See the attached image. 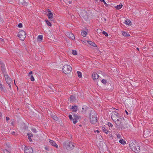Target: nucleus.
<instances>
[{"label":"nucleus","mask_w":153,"mask_h":153,"mask_svg":"<svg viewBox=\"0 0 153 153\" xmlns=\"http://www.w3.org/2000/svg\"><path fill=\"white\" fill-rule=\"evenodd\" d=\"M90 120L93 124H95L97 121V114L94 110H91L90 112Z\"/></svg>","instance_id":"obj_1"},{"label":"nucleus","mask_w":153,"mask_h":153,"mask_svg":"<svg viewBox=\"0 0 153 153\" xmlns=\"http://www.w3.org/2000/svg\"><path fill=\"white\" fill-rule=\"evenodd\" d=\"M129 146L130 148L134 152L138 153L140 152V147L135 141L130 142Z\"/></svg>","instance_id":"obj_2"},{"label":"nucleus","mask_w":153,"mask_h":153,"mask_svg":"<svg viewBox=\"0 0 153 153\" xmlns=\"http://www.w3.org/2000/svg\"><path fill=\"white\" fill-rule=\"evenodd\" d=\"M64 147L68 150H71L73 149L74 147V144L69 141H66L63 143Z\"/></svg>","instance_id":"obj_3"},{"label":"nucleus","mask_w":153,"mask_h":153,"mask_svg":"<svg viewBox=\"0 0 153 153\" xmlns=\"http://www.w3.org/2000/svg\"><path fill=\"white\" fill-rule=\"evenodd\" d=\"M124 119L120 117L114 121L115 123L119 126V128L121 129H125V128L123 124L124 121Z\"/></svg>","instance_id":"obj_4"},{"label":"nucleus","mask_w":153,"mask_h":153,"mask_svg":"<svg viewBox=\"0 0 153 153\" xmlns=\"http://www.w3.org/2000/svg\"><path fill=\"white\" fill-rule=\"evenodd\" d=\"M72 70V68L68 65H64L62 68V71L64 73L66 74L69 73Z\"/></svg>","instance_id":"obj_5"},{"label":"nucleus","mask_w":153,"mask_h":153,"mask_svg":"<svg viewBox=\"0 0 153 153\" xmlns=\"http://www.w3.org/2000/svg\"><path fill=\"white\" fill-rule=\"evenodd\" d=\"M17 36L20 40H24L26 37V33L24 30H21L19 32Z\"/></svg>","instance_id":"obj_6"},{"label":"nucleus","mask_w":153,"mask_h":153,"mask_svg":"<svg viewBox=\"0 0 153 153\" xmlns=\"http://www.w3.org/2000/svg\"><path fill=\"white\" fill-rule=\"evenodd\" d=\"M111 115V119L114 122L119 117V114L116 111H112Z\"/></svg>","instance_id":"obj_7"},{"label":"nucleus","mask_w":153,"mask_h":153,"mask_svg":"<svg viewBox=\"0 0 153 153\" xmlns=\"http://www.w3.org/2000/svg\"><path fill=\"white\" fill-rule=\"evenodd\" d=\"M25 153H33V151L32 147L30 146H25L24 149Z\"/></svg>","instance_id":"obj_8"},{"label":"nucleus","mask_w":153,"mask_h":153,"mask_svg":"<svg viewBox=\"0 0 153 153\" xmlns=\"http://www.w3.org/2000/svg\"><path fill=\"white\" fill-rule=\"evenodd\" d=\"M66 36L70 39L73 40H74L75 39V37L74 35L71 32L66 33Z\"/></svg>","instance_id":"obj_9"},{"label":"nucleus","mask_w":153,"mask_h":153,"mask_svg":"<svg viewBox=\"0 0 153 153\" xmlns=\"http://www.w3.org/2000/svg\"><path fill=\"white\" fill-rule=\"evenodd\" d=\"M92 76L93 79L94 80L98 79L99 78V75L96 73H93Z\"/></svg>","instance_id":"obj_10"},{"label":"nucleus","mask_w":153,"mask_h":153,"mask_svg":"<svg viewBox=\"0 0 153 153\" xmlns=\"http://www.w3.org/2000/svg\"><path fill=\"white\" fill-rule=\"evenodd\" d=\"M1 70L2 71L3 74H4L6 73V69L5 68V65L4 63H1Z\"/></svg>","instance_id":"obj_11"},{"label":"nucleus","mask_w":153,"mask_h":153,"mask_svg":"<svg viewBox=\"0 0 153 153\" xmlns=\"http://www.w3.org/2000/svg\"><path fill=\"white\" fill-rule=\"evenodd\" d=\"M49 142L52 146H54L56 148H58V145L56 144L55 142L54 141L52 140H50L49 141Z\"/></svg>","instance_id":"obj_12"},{"label":"nucleus","mask_w":153,"mask_h":153,"mask_svg":"<svg viewBox=\"0 0 153 153\" xmlns=\"http://www.w3.org/2000/svg\"><path fill=\"white\" fill-rule=\"evenodd\" d=\"M76 98L75 96L71 95L70 98V101L71 102H74L75 101Z\"/></svg>","instance_id":"obj_13"},{"label":"nucleus","mask_w":153,"mask_h":153,"mask_svg":"<svg viewBox=\"0 0 153 153\" xmlns=\"http://www.w3.org/2000/svg\"><path fill=\"white\" fill-rule=\"evenodd\" d=\"M71 109L73 111L76 112L78 110V107L76 105L73 106L72 107Z\"/></svg>","instance_id":"obj_14"},{"label":"nucleus","mask_w":153,"mask_h":153,"mask_svg":"<svg viewBox=\"0 0 153 153\" xmlns=\"http://www.w3.org/2000/svg\"><path fill=\"white\" fill-rule=\"evenodd\" d=\"M102 130L106 134H108V132H109V131H108V129L104 127H102Z\"/></svg>","instance_id":"obj_15"},{"label":"nucleus","mask_w":153,"mask_h":153,"mask_svg":"<svg viewBox=\"0 0 153 153\" xmlns=\"http://www.w3.org/2000/svg\"><path fill=\"white\" fill-rule=\"evenodd\" d=\"M88 42L89 44L93 47H97L96 45L95 44L94 42H93L91 41H88Z\"/></svg>","instance_id":"obj_16"},{"label":"nucleus","mask_w":153,"mask_h":153,"mask_svg":"<svg viewBox=\"0 0 153 153\" xmlns=\"http://www.w3.org/2000/svg\"><path fill=\"white\" fill-rule=\"evenodd\" d=\"M48 16L49 19H50L51 20L53 18V14L52 12L49 13L48 14Z\"/></svg>","instance_id":"obj_17"},{"label":"nucleus","mask_w":153,"mask_h":153,"mask_svg":"<svg viewBox=\"0 0 153 153\" xmlns=\"http://www.w3.org/2000/svg\"><path fill=\"white\" fill-rule=\"evenodd\" d=\"M122 35L124 36L128 37L130 36L129 34L127 33L126 32L124 31L122 32Z\"/></svg>","instance_id":"obj_18"},{"label":"nucleus","mask_w":153,"mask_h":153,"mask_svg":"<svg viewBox=\"0 0 153 153\" xmlns=\"http://www.w3.org/2000/svg\"><path fill=\"white\" fill-rule=\"evenodd\" d=\"M51 117L52 118L55 120H58V118L56 116L53 114H52L51 115Z\"/></svg>","instance_id":"obj_19"},{"label":"nucleus","mask_w":153,"mask_h":153,"mask_svg":"<svg viewBox=\"0 0 153 153\" xmlns=\"http://www.w3.org/2000/svg\"><path fill=\"white\" fill-rule=\"evenodd\" d=\"M131 21L128 19L126 20L125 22V24L126 25H131Z\"/></svg>","instance_id":"obj_20"},{"label":"nucleus","mask_w":153,"mask_h":153,"mask_svg":"<svg viewBox=\"0 0 153 153\" xmlns=\"http://www.w3.org/2000/svg\"><path fill=\"white\" fill-rule=\"evenodd\" d=\"M88 108L86 106H83L82 108V111L84 112H85L88 109Z\"/></svg>","instance_id":"obj_21"},{"label":"nucleus","mask_w":153,"mask_h":153,"mask_svg":"<svg viewBox=\"0 0 153 153\" xmlns=\"http://www.w3.org/2000/svg\"><path fill=\"white\" fill-rule=\"evenodd\" d=\"M122 6L123 5L121 3H120L119 5H117L115 7L117 9L119 10L122 7Z\"/></svg>","instance_id":"obj_22"},{"label":"nucleus","mask_w":153,"mask_h":153,"mask_svg":"<svg viewBox=\"0 0 153 153\" xmlns=\"http://www.w3.org/2000/svg\"><path fill=\"white\" fill-rule=\"evenodd\" d=\"M0 91L4 92L5 91V89L2 86V84H0Z\"/></svg>","instance_id":"obj_23"},{"label":"nucleus","mask_w":153,"mask_h":153,"mask_svg":"<svg viewBox=\"0 0 153 153\" xmlns=\"http://www.w3.org/2000/svg\"><path fill=\"white\" fill-rule=\"evenodd\" d=\"M119 142L122 144H126V142L123 139H121L119 141Z\"/></svg>","instance_id":"obj_24"},{"label":"nucleus","mask_w":153,"mask_h":153,"mask_svg":"<svg viewBox=\"0 0 153 153\" xmlns=\"http://www.w3.org/2000/svg\"><path fill=\"white\" fill-rule=\"evenodd\" d=\"M81 35L84 37L86 36L87 34V32L85 31H83L81 32Z\"/></svg>","instance_id":"obj_25"},{"label":"nucleus","mask_w":153,"mask_h":153,"mask_svg":"<svg viewBox=\"0 0 153 153\" xmlns=\"http://www.w3.org/2000/svg\"><path fill=\"white\" fill-rule=\"evenodd\" d=\"M73 117L74 118L76 119L77 120L80 118V117L79 116L75 114L73 115Z\"/></svg>","instance_id":"obj_26"},{"label":"nucleus","mask_w":153,"mask_h":153,"mask_svg":"<svg viewBox=\"0 0 153 153\" xmlns=\"http://www.w3.org/2000/svg\"><path fill=\"white\" fill-rule=\"evenodd\" d=\"M43 36L42 35H39L37 37V39H40V41H41L42 40Z\"/></svg>","instance_id":"obj_27"},{"label":"nucleus","mask_w":153,"mask_h":153,"mask_svg":"<svg viewBox=\"0 0 153 153\" xmlns=\"http://www.w3.org/2000/svg\"><path fill=\"white\" fill-rule=\"evenodd\" d=\"M81 15L83 17H85V16L83 15V14H85V15H86L87 14V12L85 11H83L81 13Z\"/></svg>","instance_id":"obj_28"},{"label":"nucleus","mask_w":153,"mask_h":153,"mask_svg":"<svg viewBox=\"0 0 153 153\" xmlns=\"http://www.w3.org/2000/svg\"><path fill=\"white\" fill-rule=\"evenodd\" d=\"M6 81L7 83H11V82H12V80L10 78V77L8 78V79H6Z\"/></svg>","instance_id":"obj_29"},{"label":"nucleus","mask_w":153,"mask_h":153,"mask_svg":"<svg viewBox=\"0 0 153 153\" xmlns=\"http://www.w3.org/2000/svg\"><path fill=\"white\" fill-rule=\"evenodd\" d=\"M78 76L79 77L81 78L82 77V73L79 71L77 72Z\"/></svg>","instance_id":"obj_30"},{"label":"nucleus","mask_w":153,"mask_h":153,"mask_svg":"<svg viewBox=\"0 0 153 153\" xmlns=\"http://www.w3.org/2000/svg\"><path fill=\"white\" fill-rule=\"evenodd\" d=\"M72 53L74 55H76L77 54V52L76 50H73L72 51Z\"/></svg>","instance_id":"obj_31"},{"label":"nucleus","mask_w":153,"mask_h":153,"mask_svg":"<svg viewBox=\"0 0 153 153\" xmlns=\"http://www.w3.org/2000/svg\"><path fill=\"white\" fill-rule=\"evenodd\" d=\"M46 22L48 26H51L52 25H51V23L48 21V20H46Z\"/></svg>","instance_id":"obj_32"},{"label":"nucleus","mask_w":153,"mask_h":153,"mask_svg":"<svg viewBox=\"0 0 153 153\" xmlns=\"http://www.w3.org/2000/svg\"><path fill=\"white\" fill-rule=\"evenodd\" d=\"M101 82L104 84H105L107 82V80L105 79H103L101 81Z\"/></svg>","instance_id":"obj_33"},{"label":"nucleus","mask_w":153,"mask_h":153,"mask_svg":"<svg viewBox=\"0 0 153 153\" xmlns=\"http://www.w3.org/2000/svg\"><path fill=\"white\" fill-rule=\"evenodd\" d=\"M72 120L74 124H76L77 122V120L76 119H75L74 118H73V119H72Z\"/></svg>","instance_id":"obj_34"},{"label":"nucleus","mask_w":153,"mask_h":153,"mask_svg":"<svg viewBox=\"0 0 153 153\" xmlns=\"http://www.w3.org/2000/svg\"><path fill=\"white\" fill-rule=\"evenodd\" d=\"M6 74L5 73H4V74H3L4 75V77H5V80H6V79H8V78L9 77V76H8V75H7V74Z\"/></svg>","instance_id":"obj_35"},{"label":"nucleus","mask_w":153,"mask_h":153,"mask_svg":"<svg viewBox=\"0 0 153 153\" xmlns=\"http://www.w3.org/2000/svg\"><path fill=\"white\" fill-rule=\"evenodd\" d=\"M27 135L28 137H32L33 136V134L31 133H28L27 134Z\"/></svg>","instance_id":"obj_36"},{"label":"nucleus","mask_w":153,"mask_h":153,"mask_svg":"<svg viewBox=\"0 0 153 153\" xmlns=\"http://www.w3.org/2000/svg\"><path fill=\"white\" fill-rule=\"evenodd\" d=\"M102 33L104 35L106 36H108V34L105 31H103L102 32Z\"/></svg>","instance_id":"obj_37"},{"label":"nucleus","mask_w":153,"mask_h":153,"mask_svg":"<svg viewBox=\"0 0 153 153\" xmlns=\"http://www.w3.org/2000/svg\"><path fill=\"white\" fill-rule=\"evenodd\" d=\"M31 131L33 133H36V129L34 128H32L31 129Z\"/></svg>","instance_id":"obj_38"},{"label":"nucleus","mask_w":153,"mask_h":153,"mask_svg":"<svg viewBox=\"0 0 153 153\" xmlns=\"http://www.w3.org/2000/svg\"><path fill=\"white\" fill-rule=\"evenodd\" d=\"M3 152L4 153H11L9 151L7 150V149H5L3 150Z\"/></svg>","instance_id":"obj_39"},{"label":"nucleus","mask_w":153,"mask_h":153,"mask_svg":"<svg viewBox=\"0 0 153 153\" xmlns=\"http://www.w3.org/2000/svg\"><path fill=\"white\" fill-rule=\"evenodd\" d=\"M30 79L32 81H34V79L33 75H31L30 77Z\"/></svg>","instance_id":"obj_40"},{"label":"nucleus","mask_w":153,"mask_h":153,"mask_svg":"<svg viewBox=\"0 0 153 153\" xmlns=\"http://www.w3.org/2000/svg\"><path fill=\"white\" fill-rule=\"evenodd\" d=\"M18 27H22V24L21 23H19L18 25Z\"/></svg>","instance_id":"obj_41"},{"label":"nucleus","mask_w":153,"mask_h":153,"mask_svg":"<svg viewBox=\"0 0 153 153\" xmlns=\"http://www.w3.org/2000/svg\"><path fill=\"white\" fill-rule=\"evenodd\" d=\"M108 126L109 127L110 126L111 127H112L113 126V125L110 123H108Z\"/></svg>","instance_id":"obj_42"},{"label":"nucleus","mask_w":153,"mask_h":153,"mask_svg":"<svg viewBox=\"0 0 153 153\" xmlns=\"http://www.w3.org/2000/svg\"><path fill=\"white\" fill-rule=\"evenodd\" d=\"M11 134L15 136H16L17 135V134L15 132L13 131L11 132Z\"/></svg>","instance_id":"obj_43"},{"label":"nucleus","mask_w":153,"mask_h":153,"mask_svg":"<svg viewBox=\"0 0 153 153\" xmlns=\"http://www.w3.org/2000/svg\"><path fill=\"white\" fill-rule=\"evenodd\" d=\"M69 118L71 120H72L73 119L72 116L71 115H69Z\"/></svg>","instance_id":"obj_44"},{"label":"nucleus","mask_w":153,"mask_h":153,"mask_svg":"<svg viewBox=\"0 0 153 153\" xmlns=\"http://www.w3.org/2000/svg\"><path fill=\"white\" fill-rule=\"evenodd\" d=\"M45 149L46 150L48 151L49 150V148L48 146H46L45 147Z\"/></svg>","instance_id":"obj_45"},{"label":"nucleus","mask_w":153,"mask_h":153,"mask_svg":"<svg viewBox=\"0 0 153 153\" xmlns=\"http://www.w3.org/2000/svg\"><path fill=\"white\" fill-rule=\"evenodd\" d=\"M117 136L118 138H120L121 137V135L120 134H117Z\"/></svg>","instance_id":"obj_46"},{"label":"nucleus","mask_w":153,"mask_h":153,"mask_svg":"<svg viewBox=\"0 0 153 153\" xmlns=\"http://www.w3.org/2000/svg\"><path fill=\"white\" fill-rule=\"evenodd\" d=\"M6 120L7 122L8 121V120H10V118L9 117H7L6 118Z\"/></svg>","instance_id":"obj_47"},{"label":"nucleus","mask_w":153,"mask_h":153,"mask_svg":"<svg viewBox=\"0 0 153 153\" xmlns=\"http://www.w3.org/2000/svg\"><path fill=\"white\" fill-rule=\"evenodd\" d=\"M7 84H8V85H9L10 88V89H11V83H8Z\"/></svg>","instance_id":"obj_48"},{"label":"nucleus","mask_w":153,"mask_h":153,"mask_svg":"<svg viewBox=\"0 0 153 153\" xmlns=\"http://www.w3.org/2000/svg\"><path fill=\"white\" fill-rule=\"evenodd\" d=\"M46 11L49 13L51 12V11L49 9H47L46 10Z\"/></svg>","instance_id":"obj_49"},{"label":"nucleus","mask_w":153,"mask_h":153,"mask_svg":"<svg viewBox=\"0 0 153 153\" xmlns=\"http://www.w3.org/2000/svg\"><path fill=\"white\" fill-rule=\"evenodd\" d=\"M31 137H28V139L29 140L30 142L32 141V139Z\"/></svg>","instance_id":"obj_50"},{"label":"nucleus","mask_w":153,"mask_h":153,"mask_svg":"<svg viewBox=\"0 0 153 153\" xmlns=\"http://www.w3.org/2000/svg\"><path fill=\"white\" fill-rule=\"evenodd\" d=\"M33 73V72L32 71H30L29 73L28 74V75H30V74H32Z\"/></svg>","instance_id":"obj_51"},{"label":"nucleus","mask_w":153,"mask_h":153,"mask_svg":"<svg viewBox=\"0 0 153 153\" xmlns=\"http://www.w3.org/2000/svg\"><path fill=\"white\" fill-rule=\"evenodd\" d=\"M94 131L95 132H97L98 133H99L100 132V131L98 130L95 131Z\"/></svg>","instance_id":"obj_52"},{"label":"nucleus","mask_w":153,"mask_h":153,"mask_svg":"<svg viewBox=\"0 0 153 153\" xmlns=\"http://www.w3.org/2000/svg\"><path fill=\"white\" fill-rule=\"evenodd\" d=\"M104 3V4H105V5H106L107 4L105 2V1L104 0V1H103Z\"/></svg>","instance_id":"obj_53"},{"label":"nucleus","mask_w":153,"mask_h":153,"mask_svg":"<svg viewBox=\"0 0 153 153\" xmlns=\"http://www.w3.org/2000/svg\"><path fill=\"white\" fill-rule=\"evenodd\" d=\"M68 2L69 4H71L72 3V1H68Z\"/></svg>","instance_id":"obj_54"},{"label":"nucleus","mask_w":153,"mask_h":153,"mask_svg":"<svg viewBox=\"0 0 153 153\" xmlns=\"http://www.w3.org/2000/svg\"><path fill=\"white\" fill-rule=\"evenodd\" d=\"M1 112H0V119L1 118Z\"/></svg>","instance_id":"obj_55"},{"label":"nucleus","mask_w":153,"mask_h":153,"mask_svg":"<svg viewBox=\"0 0 153 153\" xmlns=\"http://www.w3.org/2000/svg\"><path fill=\"white\" fill-rule=\"evenodd\" d=\"M3 41V39L1 38H0V41Z\"/></svg>","instance_id":"obj_56"},{"label":"nucleus","mask_w":153,"mask_h":153,"mask_svg":"<svg viewBox=\"0 0 153 153\" xmlns=\"http://www.w3.org/2000/svg\"><path fill=\"white\" fill-rule=\"evenodd\" d=\"M101 1V2H103V1H104V0H100Z\"/></svg>","instance_id":"obj_57"},{"label":"nucleus","mask_w":153,"mask_h":153,"mask_svg":"<svg viewBox=\"0 0 153 153\" xmlns=\"http://www.w3.org/2000/svg\"><path fill=\"white\" fill-rule=\"evenodd\" d=\"M126 113L127 114H128V112L126 111Z\"/></svg>","instance_id":"obj_58"},{"label":"nucleus","mask_w":153,"mask_h":153,"mask_svg":"<svg viewBox=\"0 0 153 153\" xmlns=\"http://www.w3.org/2000/svg\"><path fill=\"white\" fill-rule=\"evenodd\" d=\"M1 63H3L0 60V64H1Z\"/></svg>","instance_id":"obj_59"},{"label":"nucleus","mask_w":153,"mask_h":153,"mask_svg":"<svg viewBox=\"0 0 153 153\" xmlns=\"http://www.w3.org/2000/svg\"><path fill=\"white\" fill-rule=\"evenodd\" d=\"M137 49L138 50V51H139V49L138 48H137Z\"/></svg>","instance_id":"obj_60"},{"label":"nucleus","mask_w":153,"mask_h":153,"mask_svg":"<svg viewBox=\"0 0 153 153\" xmlns=\"http://www.w3.org/2000/svg\"><path fill=\"white\" fill-rule=\"evenodd\" d=\"M14 81L15 84V80H14Z\"/></svg>","instance_id":"obj_61"},{"label":"nucleus","mask_w":153,"mask_h":153,"mask_svg":"<svg viewBox=\"0 0 153 153\" xmlns=\"http://www.w3.org/2000/svg\"><path fill=\"white\" fill-rule=\"evenodd\" d=\"M96 1H97L98 0H95Z\"/></svg>","instance_id":"obj_62"}]
</instances>
